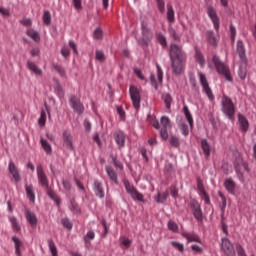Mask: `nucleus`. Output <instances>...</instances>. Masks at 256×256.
<instances>
[{"label":"nucleus","mask_w":256,"mask_h":256,"mask_svg":"<svg viewBox=\"0 0 256 256\" xmlns=\"http://www.w3.org/2000/svg\"><path fill=\"white\" fill-rule=\"evenodd\" d=\"M170 191H171V195L174 199H177V197L179 196V190L177 189V187L175 186H172L170 188Z\"/></svg>","instance_id":"nucleus-62"},{"label":"nucleus","mask_w":256,"mask_h":256,"mask_svg":"<svg viewBox=\"0 0 256 256\" xmlns=\"http://www.w3.org/2000/svg\"><path fill=\"white\" fill-rule=\"evenodd\" d=\"M207 15L211 19L214 25V29L216 31H219V27H220L219 16L217 15V11L215 10V8H213V6H208Z\"/></svg>","instance_id":"nucleus-11"},{"label":"nucleus","mask_w":256,"mask_h":256,"mask_svg":"<svg viewBox=\"0 0 256 256\" xmlns=\"http://www.w3.org/2000/svg\"><path fill=\"white\" fill-rule=\"evenodd\" d=\"M48 247L51 251L52 256H57V246H55V242H53V240L48 241Z\"/></svg>","instance_id":"nucleus-46"},{"label":"nucleus","mask_w":256,"mask_h":256,"mask_svg":"<svg viewBox=\"0 0 256 256\" xmlns=\"http://www.w3.org/2000/svg\"><path fill=\"white\" fill-rule=\"evenodd\" d=\"M45 123H47V112H45V110H41L38 124L40 125V127H45Z\"/></svg>","instance_id":"nucleus-42"},{"label":"nucleus","mask_w":256,"mask_h":256,"mask_svg":"<svg viewBox=\"0 0 256 256\" xmlns=\"http://www.w3.org/2000/svg\"><path fill=\"white\" fill-rule=\"evenodd\" d=\"M212 63L215 66V69L219 75H223L226 81H233V77H231V71L229 70V66L225 65L220 59L219 56L214 55L212 58Z\"/></svg>","instance_id":"nucleus-1"},{"label":"nucleus","mask_w":256,"mask_h":256,"mask_svg":"<svg viewBox=\"0 0 256 256\" xmlns=\"http://www.w3.org/2000/svg\"><path fill=\"white\" fill-rule=\"evenodd\" d=\"M156 37L162 47H167V38H165V35L158 33Z\"/></svg>","instance_id":"nucleus-44"},{"label":"nucleus","mask_w":256,"mask_h":256,"mask_svg":"<svg viewBox=\"0 0 256 256\" xmlns=\"http://www.w3.org/2000/svg\"><path fill=\"white\" fill-rule=\"evenodd\" d=\"M42 19L44 24H46L47 26L51 25V12L44 11Z\"/></svg>","instance_id":"nucleus-43"},{"label":"nucleus","mask_w":256,"mask_h":256,"mask_svg":"<svg viewBox=\"0 0 256 256\" xmlns=\"http://www.w3.org/2000/svg\"><path fill=\"white\" fill-rule=\"evenodd\" d=\"M12 241L15 244L16 255L21 256V247H23V242H21L20 239L17 238V236H13Z\"/></svg>","instance_id":"nucleus-31"},{"label":"nucleus","mask_w":256,"mask_h":256,"mask_svg":"<svg viewBox=\"0 0 256 256\" xmlns=\"http://www.w3.org/2000/svg\"><path fill=\"white\" fill-rule=\"evenodd\" d=\"M199 82L202 87L203 93L208 97L209 101H215V95L213 94V90L211 86H209V81H207V76L203 74V72L198 71Z\"/></svg>","instance_id":"nucleus-3"},{"label":"nucleus","mask_w":256,"mask_h":256,"mask_svg":"<svg viewBox=\"0 0 256 256\" xmlns=\"http://www.w3.org/2000/svg\"><path fill=\"white\" fill-rule=\"evenodd\" d=\"M190 208L196 221H203V211L201 210V204L195 199L190 201Z\"/></svg>","instance_id":"nucleus-9"},{"label":"nucleus","mask_w":256,"mask_h":256,"mask_svg":"<svg viewBox=\"0 0 256 256\" xmlns=\"http://www.w3.org/2000/svg\"><path fill=\"white\" fill-rule=\"evenodd\" d=\"M124 187L126 189V192L131 195L132 199H134V201H140L141 203H143L144 201V196L142 193L137 191V188H135V186H133L129 180H124Z\"/></svg>","instance_id":"nucleus-4"},{"label":"nucleus","mask_w":256,"mask_h":256,"mask_svg":"<svg viewBox=\"0 0 256 256\" xmlns=\"http://www.w3.org/2000/svg\"><path fill=\"white\" fill-rule=\"evenodd\" d=\"M206 37H207V41H208V43H210V45H213L214 47L217 45V37H215L214 31L206 32Z\"/></svg>","instance_id":"nucleus-32"},{"label":"nucleus","mask_w":256,"mask_h":256,"mask_svg":"<svg viewBox=\"0 0 256 256\" xmlns=\"http://www.w3.org/2000/svg\"><path fill=\"white\" fill-rule=\"evenodd\" d=\"M8 171L10 173V175H12L14 181H16V183H19V181H21V174H19V168H17V166L15 165V163L13 161H10L8 164Z\"/></svg>","instance_id":"nucleus-13"},{"label":"nucleus","mask_w":256,"mask_h":256,"mask_svg":"<svg viewBox=\"0 0 256 256\" xmlns=\"http://www.w3.org/2000/svg\"><path fill=\"white\" fill-rule=\"evenodd\" d=\"M160 122L162 129H171V119H169V117L162 116Z\"/></svg>","instance_id":"nucleus-39"},{"label":"nucleus","mask_w":256,"mask_h":256,"mask_svg":"<svg viewBox=\"0 0 256 256\" xmlns=\"http://www.w3.org/2000/svg\"><path fill=\"white\" fill-rule=\"evenodd\" d=\"M222 250L227 256H235V248L227 238L222 239Z\"/></svg>","instance_id":"nucleus-12"},{"label":"nucleus","mask_w":256,"mask_h":256,"mask_svg":"<svg viewBox=\"0 0 256 256\" xmlns=\"http://www.w3.org/2000/svg\"><path fill=\"white\" fill-rule=\"evenodd\" d=\"M235 171L239 177L243 178V171L249 173V164L246 162H241L235 166Z\"/></svg>","instance_id":"nucleus-20"},{"label":"nucleus","mask_w":256,"mask_h":256,"mask_svg":"<svg viewBox=\"0 0 256 256\" xmlns=\"http://www.w3.org/2000/svg\"><path fill=\"white\" fill-rule=\"evenodd\" d=\"M168 229L175 233V232L179 231V226L177 225V223H175L174 221L170 220L168 222Z\"/></svg>","instance_id":"nucleus-51"},{"label":"nucleus","mask_w":256,"mask_h":256,"mask_svg":"<svg viewBox=\"0 0 256 256\" xmlns=\"http://www.w3.org/2000/svg\"><path fill=\"white\" fill-rule=\"evenodd\" d=\"M94 192L96 197H99V199H103V197H105V190L103 189V183H101L99 180L94 181Z\"/></svg>","instance_id":"nucleus-17"},{"label":"nucleus","mask_w":256,"mask_h":256,"mask_svg":"<svg viewBox=\"0 0 256 256\" xmlns=\"http://www.w3.org/2000/svg\"><path fill=\"white\" fill-rule=\"evenodd\" d=\"M156 3L158 5V9L160 13H165V1L164 0H156Z\"/></svg>","instance_id":"nucleus-56"},{"label":"nucleus","mask_w":256,"mask_h":256,"mask_svg":"<svg viewBox=\"0 0 256 256\" xmlns=\"http://www.w3.org/2000/svg\"><path fill=\"white\" fill-rule=\"evenodd\" d=\"M9 221L12 225L13 231H15L16 233H19V231H21V226L19 225L17 218L15 216H10Z\"/></svg>","instance_id":"nucleus-34"},{"label":"nucleus","mask_w":256,"mask_h":256,"mask_svg":"<svg viewBox=\"0 0 256 256\" xmlns=\"http://www.w3.org/2000/svg\"><path fill=\"white\" fill-rule=\"evenodd\" d=\"M120 243H121V245L126 247V249L131 247V240L125 236L120 237Z\"/></svg>","instance_id":"nucleus-48"},{"label":"nucleus","mask_w":256,"mask_h":256,"mask_svg":"<svg viewBox=\"0 0 256 256\" xmlns=\"http://www.w3.org/2000/svg\"><path fill=\"white\" fill-rule=\"evenodd\" d=\"M54 69L55 71H57V73H59V75H61V77H64L65 75V68L60 66V65H54Z\"/></svg>","instance_id":"nucleus-58"},{"label":"nucleus","mask_w":256,"mask_h":256,"mask_svg":"<svg viewBox=\"0 0 256 256\" xmlns=\"http://www.w3.org/2000/svg\"><path fill=\"white\" fill-rule=\"evenodd\" d=\"M195 59L199 63L200 67H205V56H203L199 49H196L195 51Z\"/></svg>","instance_id":"nucleus-33"},{"label":"nucleus","mask_w":256,"mask_h":256,"mask_svg":"<svg viewBox=\"0 0 256 256\" xmlns=\"http://www.w3.org/2000/svg\"><path fill=\"white\" fill-rule=\"evenodd\" d=\"M221 105L222 113H224L230 121H233V119H235V104L233 103V100L227 95H223Z\"/></svg>","instance_id":"nucleus-2"},{"label":"nucleus","mask_w":256,"mask_h":256,"mask_svg":"<svg viewBox=\"0 0 256 256\" xmlns=\"http://www.w3.org/2000/svg\"><path fill=\"white\" fill-rule=\"evenodd\" d=\"M238 75H239L240 79H242V80L247 77V60H246L245 64H243V62L240 61Z\"/></svg>","instance_id":"nucleus-30"},{"label":"nucleus","mask_w":256,"mask_h":256,"mask_svg":"<svg viewBox=\"0 0 256 256\" xmlns=\"http://www.w3.org/2000/svg\"><path fill=\"white\" fill-rule=\"evenodd\" d=\"M26 34L36 43H39V41H41V36H39V32L35 31L34 29H28Z\"/></svg>","instance_id":"nucleus-28"},{"label":"nucleus","mask_w":256,"mask_h":256,"mask_svg":"<svg viewBox=\"0 0 256 256\" xmlns=\"http://www.w3.org/2000/svg\"><path fill=\"white\" fill-rule=\"evenodd\" d=\"M167 21L170 25L175 23V10H173V6L171 5L167 6Z\"/></svg>","instance_id":"nucleus-26"},{"label":"nucleus","mask_w":256,"mask_h":256,"mask_svg":"<svg viewBox=\"0 0 256 256\" xmlns=\"http://www.w3.org/2000/svg\"><path fill=\"white\" fill-rule=\"evenodd\" d=\"M25 217L28 221V223H30L31 227H37V216L35 215V213L29 211V210H25Z\"/></svg>","instance_id":"nucleus-21"},{"label":"nucleus","mask_w":256,"mask_h":256,"mask_svg":"<svg viewBox=\"0 0 256 256\" xmlns=\"http://www.w3.org/2000/svg\"><path fill=\"white\" fill-rule=\"evenodd\" d=\"M96 60L100 61V63H103V61H105V53H103V51L101 50H96Z\"/></svg>","instance_id":"nucleus-50"},{"label":"nucleus","mask_w":256,"mask_h":256,"mask_svg":"<svg viewBox=\"0 0 256 256\" xmlns=\"http://www.w3.org/2000/svg\"><path fill=\"white\" fill-rule=\"evenodd\" d=\"M129 93L134 109L139 111V109H141V93L139 89L135 86H130Z\"/></svg>","instance_id":"nucleus-6"},{"label":"nucleus","mask_w":256,"mask_h":256,"mask_svg":"<svg viewBox=\"0 0 256 256\" xmlns=\"http://www.w3.org/2000/svg\"><path fill=\"white\" fill-rule=\"evenodd\" d=\"M170 37H172L174 41H180L179 35H177V32L174 29L170 30Z\"/></svg>","instance_id":"nucleus-64"},{"label":"nucleus","mask_w":256,"mask_h":256,"mask_svg":"<svg viewBox=\"0 0 256 256\" xmlns=\"http://www.w3.org/2000/svg\"><path fill=\"white\" fill-rule=\"evenodd\" d=\"M36 173L38 177V183H40L42 187L49 189V179L47 178V174H45V170H43V165H37Z\"/></svg>","instance_id":"nucleus-7"},{"label":"nucleus","mask_w":256,"mask_h":256,"mask_svg":"<svg viewBox=\"0 0 256 256\" xmlns=\"http://www.w3.org/2000/svg\"><path fill=\"white\" fill-rule=\"evenodd\" d=\"M47 195L49 196L50 199H53V201H55V203L58 207H59V205H61V198H59V196H57L55 191L48 189Z\"/></svg>","instance_id":"nucleus-36"},{"label":"nucleus","mask_w":256,"mask_h":256,"mask_svg":"<svg viewBox=\"0 0 256 256\" xmlns=\"http://www.w3.org/2000/svg\"><path fill=\"white\" fill-rule=\"evenodd\" d=\"M171 245L172 247H174V249H177V251H179L180 253H183V251H185V246L182 243L172 241Z\"/></svg>","instance_id":"nucleus-47"},{"label":"nucleus","mask_w":256,"mask_h":256,"mask_svg":"<svg viewBox=\"0 0 256 256\" xmlns=\"http://www.w3.org/2000/svg\"><path fill=\"white\" fill-rule=\"evenodd\" d=\"M25 189H26V195H27L28 199L32 203H34L35 202V192H33V185H26Z\"/></svg>","instance_id":"nucleus-35"},{"label":"nucleus","mask_w":256,"mask_h":256,"mask_svg":"<svg viewBox=\"0 0 256 256\" xmlns=\"http://www.w3.org/2000/svg\"><path fill=\"white\" fill-rule=\"evenodd\" d=\"M93 239H95V232L90 230L87 232L86 236L84 237L86 247H89V245H91V243L89 241H93Z\"/></svg>","instance_id":"nucleus-41"},{"label":"nucleus","mask_w":256,"mask_h":256,"mask_svg":"<svg viewBox=\"0 0 256 256\" xmlns=\"http://www.w3.org/2000/svg\"><path fill=\"white\" fill-rule=\"evenodd\" d=\"M199 195L203 199V201L206 205L211 204V199L209 198V194H207V191L200 192Z\"/></svg>","instance_id":"nucleus-49"},{"label":"nucleus","mask_w":256,"mask_h":256,"mask_svg":"<svg viewBox=\"0 0 256 256\" xmlns=\"http://www.w3.org/2000/svg\"><path fill=\"white\" fill-rule=\"evenodd\" d=\"M61 223L63 227H65L66 229H69V230L73 229V224L71 223V221H69V219L63 218L61 220Z\"/></svg>","instance_id":"nucleus-52"},{"label":"nucleus","mask_w":256,"mask_h":256,"mask_svg":"<svg viewBox=\"0 0 256 256\" xmlns=\"http://www.w3.org/2000/svg\"><path fill=\"white\" fill-rule=\"evenodd\" d=\"M187 58H171V68L174 75H181L185 67V61Z\"/></svg>","instance_id":"nucleus-5"},{"label":"nucleus","mask_w":256,"mask_h":256,"mask_svg":"<svg viewBox=\"0 0 256 256\" xmlns=\"http://www.w3.org/2000/svg\"><path fill=\"white\" fill-rule=\"evenodd\" d=\"M224 187L230 195H235V189H237V183L233 181V178H227L224 181Z\"/></svg>","instance_id":"nucleus-15"},{"label":"nucleus","mask_w":256,"mask_h":256,"mask_svg":"<svg viewBox=\"0 0 256 256\" xmlns=\"http://www.w3.org/2000/svg\"><path fill=\"white\" fill-rule=\"evenodd\" d=\"M169 57L170 59H187L185 52H183L181 46L177 44H171Z\"/></svg>","instance_id":"nucleus-8"},{"label":"nucleus","mask_w":256,"mask_h":256,"mask_svg":"<svg viewBox=\"0 0 256 256\" xmlns=\"http://www.w3.org/2000/svg\"><path fill=\"white\" fill-rule=\"evenodd\" d=\"M27 68L29 69V71L34 73V75H39V76L43 75V70H41L39 67H37L36 63L28 61Z\"/></svg>","instance_id":"nucleus-24"},{"label":"nucleus","mask_w":256,"mask_h":256,"mask_svg":"<svg viewBox=\"0 0 256 256\" xmlns=\"http://www.w3.org/2000/svg\"><path fill=\"white\" fill-rule=\"evenodd\" d=\"M236 251L238 256H247V254L245 253V249H243V246H241L240 244L236 246Z\"/></svg>","instance_id":"nucleus-59"},{"label":"nucleus","mask_w":256,"mask_h":256,"mask_svg":"<svg viewBox=\"0 0 256 256\" xmlns=\"http://www.w3.org/2000/svg\"><path fill=\"white\" fill-rule=\"evenodd\" d=\"M201 149L206 158L211 155V146L209 145V142L207 141V139L201 140Z\"/></svg>","instance_id":"nucleus-25"},{"label":"nucleus","mask_w":256,"mask_h":256,"mask_svg":"<svg viewBox=\"0 0 256 256\" xmlns=\"http://www.w3.org/2000/svg\"><path fill=\"white\" fill-rule=\"evenodd\" d=\"M180 129L182 131V135H185V137H187V135H189V126H187V124L182 123L180 125Z\"/></svg>","instance_id":"nucleus-57"},{"label":"nucleus","mask_w":256,"mask_h":256,"mask_svg":"<svg viewBox=\"0 0 256 256\" xmlns=\"http://www.w3.org/2000/svg\"><path fill=\"white\" fill-rule=\"evenodd\" d=\"M142 37L143 41H149L150 39H153V32H151V29L145 24H142Z\"/></svg>","instance_id":"nucleus-23"},{"label":"nucleus","mask_w":256,"mask_h":256,"mask_svg":"<svg viewBox=\"0 0 256 256\" xmlns=\"http://www.w3.org/2000/svg\"><path fill=\"white\" fill-rule=\"evenodd\" d=\"M157 68V77H158V81L159 83L163 82V70L161 69V66H159L158 64L156 65Z\"/></svg>","instance_id":"nucleus-55"},{"label":"nucleus","mask_w":256,"mask_h":256,"mask_svg":"<svg viewBox=\"0 0 256 256\" xmlns=\"http://www.w3.org/2000/svg\"><path fill=\"white\" fill-rule=\"evenodd\" d=\"M105 171H106L108 177L111 179V181H113V183H115V185H119V178H118V175H117V172L115 171V169H113V167H111V166H106Z\"/></svg>","instance_id":"nucleus-18"},{"label":"nucleus","mask_w":256,"mask_h":256,"mask_svg":"<svg viewBox=\"0 0 256 256\" xmlns=\"http://www.w3.org/2000/svg\"><path fill=\"white\" fill-rule=\"evenodd\" d=\"M69 101L73 111L78 115H83V111H85V107L83 106V103H81V100L77 98V96L72 95Z\"/></svg>","instance_id":"nucleus-10"},{"label":"nucleus","mask_w":256,"mask_h":256,"mask_svg":"<svg viewBox=\"0 0 256 256\" xmlns=\"http://www.w3.org/2000/svg\"><path fill=\"white\" fill-rule=\"evenodd\" d=\"M197 189L199 193L205 192V186L203 185V180L201 178H197Z\"/></svg>","instance_id":"nucleus-54"},{"label":"nucleus","mask_w":256,"mask_h":256,"mask_svg":"<svg viewBox=\"0 0 256 256\" xmlns=\"http://www.w3.org/2000/svg\"><path fill=\"white\" fill-rule=\"evenodd\" d=\"M183 111L191 129H193V116L191 115L189 108L187 106H184Z\"/></svg>","instance_id":"nucleus-38"},{"label":"nucleus","mask_w":256,"mask_h":256,"mask_svg":"<svg viewBox=\"0 0 256 256\" xmlns=\"http://www.w3.org/2000/svg\"><path fill=\"white\" fill-rule=\"evenodd\" d=\"M63 141H64V146L66 147V149L73 151V136H71V134L69 132L63 133Z\"/></svg>","instance_id":"nucleus-19"},{"label":"nucleus","mask_w":256,"mask_h":256,"mask_svg":"<svg viewBox=\"0 0 256 256\" xmlns=\"http://www.w3.org/2000/svg\"><path fill=\"white\" fill-rule=\"evenodd\" d=\"M162 99L166 105V109H171V103L173 101V97H171V94L169 93L163 94Z\"/></svg>","instance_id":"nucleus-40"},{"label":"nucleus","mask_w":256,"mask_h":256,"mask_svg":"<svg viewBox=\"0 0 256 256\" xmlns=\"http://www.w3.org/2000/svg\"><path fill=\"white\" fill-rule=\"evenodd\" d=\"M114 139L118 146L125 147V134L122 131L114 133Z\"/></svg>","instance_id":"nucleus-22"},{"label":"nucleus","mask_w":256,"mask_h":256,"mask_svg":"<svg viewBox=\"0 0 256 256\" xmlns=\"http://www.w3.org/2000/svg\"><path fill=\"white\" fill-rule=\"evenodd\" d=\"M169 198V192L165 191L163 193L158 192V194L155 196V201L156 203H165V201H167V199Z\"/></svg>","instance_id":"nucleus-29"},{"label":"nucleus","mask_w":256,"mask_h":256,"mask_svg":"<svg viewBox=\"0 0 256 256\" xmlns=\"http://www.w3.org/2000/svg\"><path fill=\"white\" fill-rule=\"evenodd\" d=\"M182 236L187 239L189 243H200L199 236H197V234L184 232Z\"/></svg>","instance_id":"nucleus-27"},{"label":"nucleus","mask_w":256,"mask_h":256,"mask_svg":"<svg viewBox=\"0 0 256 256\" xmlns=\"http://www.w3.org/2000/svg\"><path fill=\"white\" fill-rule=\"evenodd\" d=\"M61 55H62V57H65L66 59H67V57H69V55H71V50H69V48L68 47H63L62 49H61Z\"/></svg>","instance_id":"nucleus-60"},{"label":"nucleus","mask_w":256,"mask_h":256,"mask_svg":"<svg viewBox=\"0 0 256 256\" xmlns=\"http://www.w3.org/2000/svg\"><path fill=\"white\" fill-rule=\"evenodd\" d=\"M236 51L240 57L241 63L243 64L247 63V55L245 54V44L243 43V41L241 40L237 41Z\"/></svg>","instance_id":"nucleus-14"},{"label":"nucleus","mask_w":256,"mask_h":256,"mask_svg":"<svg viewBox=\"0 0 256 256\" xmlns=\"http://www.w3.org/2000/svg\"><path fill=\"white\" fill-rule=\"evenodd\" d=\"M170 145L171 147H179L181 145V142L179 141V138L177 136H170Z\"/></svg>","instance_id":"nucleus-45"},{"label":"nucleus","mask_w":256,"mask_h":256,"mask_svg":"<svg viewBox=\"0 0 256 256\" xmlns=\"http://www.w3.org/2000/svg\"><path fill=\"white\" fill-rule=\"evenodd\" d=\"M238 122L242 133H247L249 131V120L243 114H238Z\"/></svg>","instance_id":"nucleus-16"},{"label":"nucleus","mask_w":256,"mask_h":256,"mask_svg":"<svg viewBox=\"0 0 256 256\" xmlns=\"http://www.w3.org/2000/svg\"><path fill=\"white\" fill-rule=\"evenodd\" d=\"M94 37L96 39H103V30H101V28H97L95 31H94Z\"/></svg>","instance_id":"nucleus-61"},{"label":"nucleus","mask_w":256,"mask_h":256,"mask_svg":"<svg viewBox=\"0 0 256 256\" xmlns=\"http://www.w3.org/2000/svg\"><path fill=\"white\" fill-rule=\"evenodd\" d=\"M71 211H73V213H79V205L75 202H71V206H70Z\"/></svg>","instance_id":"nucleus-63"},{"label":"nucleus","mask_w":256,"mask_h":256,"mask_svg":"<svg viewBox=\"0 0 256 256\" xmlns=\"http://www.w3.org/2000/svg\"><path fill=\"white\" fill-rule=\"evenodd\" d=\"M169 128H161L160 130V136L163 139V141H167L169 139V132L167 131Z\"/></svg>","instance_id":"nucleus-53"},{"label":"nucleus","mask_w":256,"mask_h":256,"mask_svg":"<svg viewBox=\"0 0 256 256\" xmlns=\"http://www.w3.org/2000/svg\"><path fill=\"white\" fill-rule=\"evenodd\" d=\"M40 143L44 149V151L48 154L51 155V153L53 152V148L51 147V144H49V142H47V140L45 139H41Z\"/></svg>","instance_id":"nucleus-37"}]
</instances>
